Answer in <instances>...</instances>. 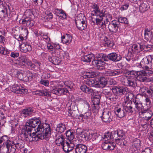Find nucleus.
<instances>
[{
	"instance_id": "obj_1",
	"label": "nucleus",
	"mask_w": 153,
	"mask_h": 153,
	"mask_svg": "<svg viewBox=\"0 0 153 153\" xmlns=\"http://www.w3.org/2000/svg\"><path fill=\"white\" fill-rule=\"evenodd\" d=\"M25 17L23 19L20 20L19 23L22 24L24 26L29 27L34 25V16L32 12L30 10H26L25 12Z\"/></svg>"
},
{
	"instance_id": "obj_2",
	"label": "nucleus",
	"mask_w": 153,
	"mask_h": 153,
	"mask_svg": "<svg viewBox=\"0 0 153 153\" xmlns=\"http://www.w3.org/2000/svg\"><path fill=\"white\" fill-rule=\"evenodd\" d=\"M33 128H35L37 126V127L36 128L37 130H38V128H40V130L42 129V131H46V132L51 131V129L50 128V125L46 123L43 124L42 123L40 120L39 119V117L37 118L36 117H33ZM48 133H47V134ZM45 134H47V133Z\"/></svg>"
},
{
	"instance_id": "obj_3",
	"label": "nucleus",
	"mask_w": 153,
	"mask_h": 153,
	"mask_svg": "<svg viewBox=\"0 0 153 153\" xmlns=\"http://www.w3.org/2000/svg\"><path fill=\"white\" fill-rule=\"evenodd\" d=\"M15 39L19 41H22L21 49L22 52L26 53L32 50V46L30 43L24 41V38L21 35L15 36Z\"/></svg>"
},
{
	"instance_id": "obj_4",
	"label": "nucleus",
	"mask_w": 153,
	"mask_h": 153,
	"mask_svg": "<svg viewBox=\"0 0 153 153\" xmlns=\"http://www.w3.org/2000/svg\"><path fill=\"white\" fill-rule=\"evenodd\" d=\"M40 128L38 129L36 132H33L32 133V137H36V140H33V141H36L39 140H43L45 139L48 140L49 139L48 137L50 136L51 131L48 132L47 134H45L46 133V131L40 130ZM48 133V132H46Z\"/></svg>"
},
{
	"instance_id": "obj_5",
	"label": "nucleus",
	"mask_w": 153,
	"mask_h": 153,
	"mask_svg": "<svg viewBox=\"0 0 153 153\" xmlns=\"http://www.w3.org/2000/svg\"><path fill=\"white\" fill-rule=\"evenodd\" d=\"M102 93L104 95L107 100H109L110 102H114L116 100V96L112 92V88L110 87H104L103 89Z\"/></svg>"
},
{
	"instance_id": "obj_6",
	"label": "nucleus",
	"mask_w": 153,
	"mask_h": 153,
	"mask_svg": "<svg viewBox=\"0 0 153 153\" xmlns=\"http://www.w3.org/2000/svg\"><path fill=\"white\" fill-rule=\"evenodd\" d=\"M112 92L116 96V100L118 99V96L121 97L123 95L127 94L128 91L127 88L123 86L112 87Z\"/></svg>"
},
{
	"instance_id": "obj_7",
	"label": "nucleus",
	"mask_w": 153,
	"mask_h": 153,
	"mask_svg": "<svg viewBox=\"0 0 153 153\" xmlns=\"http://www.w3.org/2000/svg\"><path fill=\"white\" fill-rule=\"evenodd\" d=\"M127 97H126V100H124L123 107L126 116L131 115L134 112V109L131 106L132 102Z\"/></svg>"
},
{
	"instance_id": "obj_8",
	"label": "nucleus",
	"mask_w": 153,
	"mask_h": 153,
	"mask_svg": "<svg viewBox=\"0 0 153 153\" xmlns=\"http://www.w3.org/2000/svg\"><path fill=\"white\" fill-rule=\"evenodd\" d=\"M10 142L12 145L10 152L11 153H15L16 149H21L24 147V142L21 140H15Z\"/></svg>"
},
{
	"instance_id": "obj_9",
	"label": "nucleus",
	"mask_w": 153,
	"mask_h": 153,
	"mask_svg": "<svg viewBox=\"0 0 153 153\" xmlns=\"http://www.w3.org/2000/svg\"><path fill=\"white\" fill-rule=\"evenodd\" d=\"M85 19L86 18H85ZM75 23L77 28L79 30H82L87 27V21L84 19H79L78 17L77 19H75Z\"/></svg>"
},
{
	"instance_id": "obj_10",
	"label": "nucleus",
	"mask_w": 153,
	"mask_h": 153,
	"mask_svg": "<svg viewBox=\"0 0 153 153\" xmlns=\"http://www.w3.org/2000/svg\"><path fill=\"white\" fill-rule=\"evenodd\" d=\"M16 77L21 80L27 82L31 80L32 79L33 75L32 73H30L26 76L25 74L18 71L16 74Z\"/></svg>"
},
{
	"instance_id": "obj_11",
	"label": "nucleus",
	"mask_w": 153,
	"mask_h": 153,
	"mask_svg": "<svg viewBox=\"0 0 153 153\" xmlns=\"http://www.w3.org/2000/svg\"><path fill=\"white\" fill-rule=\"evenodd\" d=\"M151 57L149 56L148 57H144L141 62V65L142 66L143 69L148 70L149 68H151L152 66Z\"/></svg>"
},
{
	"instance_id": "obj_12",
	"label": "nucleus",
	"mask_w": 153,
	"mask_h": 153,
	"mask_svg": "<svg viewBox=\"0 0 153 153\" xmlns=\"http://www.w3.org/2000/svg\"><path fill=\"white\" fill-rule=\"evenodd\" d=\"M61 146L64 152L68 153L74 149V145L70 141H66Z\"/></svg>"
},
{
	"instance_id": "obj_13",
	"label": "nucleus",
	"mask_w": 153,
	"mask_h": 153,
	"mask_svg": "<svg viewBox=\"0 0 153 153\" xmlns=\"http://www.w3.org/2000/svg\"><path fill=\"white\" fill-rule=\"evenodd\" d=\"M119 22L114 20L109 23L108 26L109 31L111 33H114L118 31Z\"/></svg>"
},
{
	"instance_id": "obj_14",
	"label": "nucleus",
	"mask_w": 153,
	"mask_h": 153,
	"mask_svg": "<svg viewBox=\"0 0 153 153\" xmlns=\"http://www.w3.org/2000/svg\"><path fill=\"white\" fill-rule=\"evenodd\" d=\"M122 56L116 53H111L106 55L107 61L108 60L114 62H117L120 61L122 59Z\"/></svg>"
},
{
	"instance_id": "obj_15",
	"label": "nucleus",
	"mask_w": 153,
	"mask_h": 153,
	"mask_svg": "<svg viewBox=\"0 0 153 153\" xmlns=\"http://www.w3.org/2000/svg\"><path fill=\"white\" fill-rule=\"evenodd\" d=\"M22 134L24 137L25 139L28 142H32L36 140V137H32V130L23 129Z\"/></svg>"
},
{
	"instance_id": "obj_16",
	"label": "nucleus",
	"mask_w": 153,
	"mask_h": 153,
	"mask_svg": "<svg viewBox=\"0 0 153 153\" xmlns=\"http://www.w3.org/2000/svg\"><path fill=\"white\" fill-rule=\"evenodd\" d=\"M111 114L110 111H104L102 113V115L101 117L102 121L105 123H110L112 121L111 117Z\"/></svg>"
},
{
	"instance_id": "obj_17",
	"label": "nucleus",
	"mask_w": 153,
	"mask_h": 153,
	"mask_svg": "<svg viewBox=\"0 0 153 153\" xmlns=\"http://www.w3.org/2000/svg\"><path fill=\"white\" fill-rule=\"evenodd\" d=\"M116 144L112 142L105 141L102 144V147L104 150H112L115 147Z\"/></svg>"
},
{
	"instance_id": "obj_18",
	"label": "nucleus",
	"mask_w": 153,
	"mask_h": 153,
	"mask_svg": "<svg viewBox=\"0 0 153 153\" xmlns=\"http://www.w3.org/2000/svg\"><path fill=\"white\" fill-rule=\"evenodd\" d=\"M12 91L16 94H26L27 90L20 85H14L12 86Z\"/></svg>"
},
{
	"instance_id": "obj_19",
	"label": "nucleus",
	"mask_w": 153,
	"mask_h": 153,
	"mask_svg": "<svg viewBox=\"0 0 153 153\" xmlns=\"http://www.w3.org/2000/svg\"><path fill=\"white\" fill-rule=\"evenodd\" d=\"M68 92V90L66 88H56L51 91L52 93L58 96L66 94Z\"/></svg>"
},
{
	"instance_id": "obj_20",
	"label": "nucleus",
	"mask_w": 153,
	"mask_h": 153,
	"mask_svg": "<svg viewBox=\"0 0 153 153\" xmlns=\"http://www.w3.org/2000/svg\"><path fill=\"white\" fill-rule=\"evenodd\" d=\"M91 7L94 10L93 12L96 14L97 16L102 17L103 15L104 14V12L103 10H100L99 6L95 3H92Z\"/></svg>"
},
{
	"instance_id": "obj_21",
	"label": "nucleus",
	"mask_w": 153,
	"mask_h": 153,
	"mask_svg": "<svg viewBox=\"0 0 153 153\" xmlns=\"http://www.w3.org/2000/svg\"><path fill=\"white\" fill-rule=\"evenodd\" d=\"M124 84L126 86L134 88L137 86V83L135 79L128 78L125 79Z\"/></svg>"
},
{
	"instance_id": "obj_22",
	"label": "nucleus",
	"mask_w": 153,
	"mask_h": 153,
	"mask_svg": "<svg viewBox=\"0 0 153 153\" xmlns=\"http://www.w3.org/2000/svg\"><path fill=\"white\" fill-rule=\"evenodd\" d=\"M11 142L9 141L7 142L5 145H2L0 149V153H11Z\"/></svg>"
},
{
	"instance_id": "obj_23",
	"label": "nucleus",
	"mask_w": 153,
	"mask_h": 153,
	"mask_svg": "<svg viewBox=\"0 0 153 153\" xmlns=\"http://www.w3.org/2000/svg\"><path fill=\"white\" fill-rule=\"evenodd\" d=\"M141 113L143 116V120L144 121H148L150 120L153 115L152 111L149 109L144 110V111H141L139 113Z\"/></svg>"
},
{
	"instance_id": "obj_24",
	"label": "nucleus",
	"mask_w": 153,
	"mask_h": 153,
	"mask_svg": "<svg viewBox=\"0 0 153 153\" xmlns=\"http://www.w3.org/2000/svg\"><path fill=\"white\" fill-rule=\"evenodd\" d=\"M55 137V143L58 146H60L63 145V143L66 141L63 134L61 133H57Z\"/></svg>"
},
{
	"instance_id": "obj_25",
	"label": "nucleus",
	"mask_w": 153,
	"mask_h": 153,
	"mask_svg": "<svg viewBox=\"0 0 153 153\" xmlns=\"http://www.w3.org/2000/svg\"><path fill=\"white\" fill-rule=\"evenodd\" d=\"M75 149L76 153H86L87 148L83 144H77L75 146Z\"/></svg>"
},
{
	"instance_id": "obj_26",
	"label": "nucleus",
	"mask_w": 153,
	"mask_h": 153,
	"mask_svg": "<svg viewBox=\"0 0 153 153\" xmlns=\"http://www.w3.org/2000/svg\"><path fill=\"white\" fill-rule=\"evenodd\" d=\"M33 109L31 107H29L23 109L22 114L24 117H31L34 113Z\"/></svg>"
},
{
	"instance_id": "obj_27",
	"label": "nucleus",
	"mask_w": 153,
	"mask_h": 153,
	"mask_svg": "<svg viewBox=\"0 0 153 153\" xmlns=\"http://www.w3.org/2000/svg\"><path fill=\"white\" fill-rule=\"evenodd\" d=\"M122 74L120 69L108 70L106 71L105 74L106 76H112L119 75Z\"/></svg>"
},
{
	"instance_id": "obj_28",
	"label": "nucleus",
	"mask_w": 153,
	"mask_h": 153,
	"mask_svg": "<svg viewBox=\"0 0 153 153\" xmlns=\"http://www.w3.org/2000/svg\"><path fill=\"white\" fill-rule=\"evenodd\" d=\"M81 60L86 62H89L95 59V55L92 53L84 55L81 57Z\"/></svg>"
},
{
	"instance_id": "obj_29",
	"label": "nucleus",
	"mask_w": 153,
	"mask_h": 153,
	"mask_svg": "<svg viewBox=\"0 0 153 153\" xmlns=\"http://www.w3.org/2000/svg\"><path fill=\"white\" fill-rule=\"evenodd\" d=\"M61 38L62 41L64 44L68 45L71 42L72 36L70 34H66L65 35L62 36Z\"/></svg>"
},
{
	"instance_id": "obj_30",
	"label": "nucleus",
	"mask_w": 153,
	"mask_h": 153,
	"mask_svg": "<svg viewBox=\"0 0 153 153\" xmlns=\"http://www.w3.org/2000/svg\"><path fill=\"white\" fill-rule=\"evenodd\" d=\"M80 136L82 137V140L86 141L91 140L92 135L89 131H85L81 132Z\"/></svg>"
},
{
	"instance_id": "obj_31",
	"label": "nucleus",
	"mask_w": 153,
	"mask_h": 153,
	"mask_svg": "<svg viewBox=\"0 0 153 153\" xmlns=\"http://www.w3.org/2000/svg\"><path fill=\"white\" fill-rule=\"evenodd\" d=\"M99 75L98 73L95 71H86L83 73V77L84 78H93L96 77Z\"/></svg>"
},
{
	"instance_id": "obj_32",
	"label": "nucleus",
	"mask_w": 153,
	"mask_h": 153,
	"mask_svg": "<svg viewBox=\"0 0 153 153\" xmlns=\"http://www.w3.org/2000/svg\"><path fill=\"white\" fill-rule=\"evenodd\" d=\"M105 61L98 60L97 59H94L92 61L93 65L96 67V68L98 70H101L103 68V62Z\"/></svg>"
},
{
	"instance_id": "obj_33",
	"label": "nucleus",
	"mask_w": 153,
	"mask_h": 153,
	"mask_svg": "<svg viewBox=\"0 0 153 153\" xmlns=\"http://www.w3.org/2000/svg\"><path fill=\"white\" fill-rule=\"evenodd\" d=\"M86 84L90 87H95L96 88H101V86L99 84L98 82L93 79L87 80Z\"/></svg>"
},
{
	"instance_id": "obj_34",
	"label": "nucleus",
	"mask_w": 153,
	"mask_h": 153,
	"mask_svg": "<svg viewBox=\"0 0 153 153\" xmlns=\"http://www.w3.org/2000/svg\"><path fill=\"white\" fill-rule=\"evenodd\" d=\"M143 47V45H141L139 44H134L132 45L130 50H131L132 53H134V52L138 53L141 51Z\"/></svg>"
},
{
	"instance_id": "obj_35",
	"label": "nucleus",
	"mask_w": 153,
	"mask_h": 153,
	"mask_svg": "<svg viewBox=\"0 0 153 153\" xmlns=\"http://www.w3.org/2000/svg\"><path fill=\"white\" fill-rule=\"evenodd\" d=\"M33 117L28 120L25 123V126L24 127V129L31 130H32L33 128Z\"/></svg>"
},
{
	"instance_id": "obj_36",
	"label": "nucleus",
	"mask_w": 153,
	"mask_h": 153,
	"mask_svg": "<svg viewBox=\"0 0 153 153\" xmlns=\"http://www.w3.org/2000/svg\"><path fill=\"white\" fill-rule=\"evenodd\" d=\"M48 60L50 62L55 65H59L61 62L60 59L56 56H49Z\"/></svg>"
},
{
	"instance_id": "obj_37",
	"label": "nucleus",
	"mask_w": 153,
	"mask_h": 153,
	"mask_svg": "<svg viewBox=\"0 0 153 153\" xmlns=\"http://www.w3.org/2000/svg\"><path fill=\"white\" fill-rule=\"evenodd\" d=\"M68 116H69L72 117H73L78 118L80 119V114L78 110H69L68 111Z\"/></svg>"
},
{
	"instance_id": "obj_38",
	"label": "nucleus",
	"mask_w": 153,
	"mask_h": 153,
	"mask_svg": "<svg viewBox=\"0 0 153 153\" xmlns=\"http://www.w3.org/2000/svg\"><path fill=\"white\" fill-rule=\"evenodd\" d=\"M144 35V39L147 41L151 40L153 36L152 31L146 29L145 30Z\"/></svg>"
},
{
	"instance_id": "obj_39",
	"label": "nucleus",
	"mask_w": 153,
	"mask_h": 153,
	"mask_svg": "<svg viewBox=\"0 0 153 153\" xmlns=\"http://www.w3.org/2000/svg\"><path fill=\"white\" fill-rule=\"evenodd\" d=\"M115 113L117 115V117L119 118L126 117V114L124 111V110L123 108V109H121L120 108H117L116 110Z\"/></svg>"
},
{
	"instance_id": "obj_40",
	"label": "nucleus",
	"mask_w": 153,
	"mask_h": 153,
	"mask_svg": "<svg viewBox=\"0 0 153 153\" xmlns=\"http://www.w3.org/2000/svg\"><path fill=\"white\" fill-rule=\"evenodd\" d=\"M66 129L65 125L64 124L61 123L57 125L56 128V131L58 132V133H61L63 132Z\"/></svg>"
},
{
	"instance_id": "obj_41",
	"label": "nucleus",
	"mask_w": 153,
	"mask_h": 153,
	"mask_svg": "<svg viewBox=\"0 0 153 153\" xmlns=\"http://www.w3.org/2000/svg\"><path fill=\"white\" fill-rule=\"evenodd\" d=\"M146 76H137V79L141 82H149L153 81V79Z\"/></svg>"
},
{
	"instance_id": "obj_42",
	"label": "nucleus",
	"mask_w": 153,
	"mask_h": 153,
	"mask_svg": "<svg viewBox=\"0 0 153 153\" xmlns=\"http://www.w3.org/2000/svg\"><path fill=\"white\" fill-rule=\"evenodd\" d=\"M97 59L98 60L107 61L106 55L103 53H97L95 55V59Z\"/></svg>"
},
{
	"instance_id": "obj_43",
	"label": "nucleus",
	"mask_w": 153,
	"mask_h": 153,
	"mask_svg": "<svg viewBox=\"0 0 153 153\" xmlns=\"http://www.w3.org/2000/svg\"><path fill=\"white\" fill-rule=\"evenodd\" d=\"M36 65L33 64L32 62L29 60L28 59L27 61L26 65L32 68H35L36 66H37L38 68H40L42 64L38 62H37L36 63Z\"/></svg>"
},
{
	"instance_id": "obj_44",
	"label": "nucleus",
	"mask_w": 153,
	"mask_h": 153,
	"mask_svg": "<svg viewBox=\"0 0 153 153\" xmlns=\"http://www.w3.org/2000/svg\"><path fill=\"white\" fill-rule=\"evenodd\" d=\"M125 74L128 76V77H131V78L135 79L136 76L137 75V71L126 70V72Z\"/></svg>"
},
{
	"instance_id": "obj_45",
	"label": "nucleus",
	"mask_w": 153,
	"mask_h": 153,
	"mask_svg": "<svg viewBox=\"0 0 153 153\" xmlns=\"http://www.w3.org/2000/svg\"><path fill=\"white\" fill-rule=\"evenodd\" d=\"M132 53L128 52V55L127 56H126L125 57L126 59L128 61V62H129L131 60H132V61L136 60L137 59V56L136 57V56L135 55V57L136 58L135 59L134 57V55H133L132 54Z\"/></svg>"
},
{
	"instance_id": "obj_46",
	"label": "nucleus",
	"mask_w": 153,
	"mask_h": 153,
	"mask_svg": "<svg viewBox=\"0 0 153 153\" xmlns=\"http://www.w3.org/2000/svg\"><path fill=\"white\" fill-rule=\"evenodd\" d=\"M66 136L69 140V141H71L74 138V133L73 132H71L70 130L67 131L65 133Z\"/></svg>"
},
{
	"instance_id": "obj_47",
	"label": "nucleus",
	"mask_w": 153,
	"mask_h": 153,
	"mask_svg": "<svg viewBox=\"0 0 153 153\" xmlns=\"http://www.w3.org/2000/svg\"><path fill=\"white\" fill-rule=\"evenodd\" d=\"M108 79L105 77H101L100 78V80L99 82V84L100 85V86H101V87H103L107 84L108 82Z\"/></svg>"
},
{
	"instance_id": "obj_48",
	"label": "nucleus",
	"mask_w": 153,
	"mask_h": 153,
	"mask_svg": "<svg viewBox=\"0 0 153 153\" xmlns=\"http://www.w3.org/2000/svg\"><path fill=\"white\" fill-rule=\"evenodd\" d=\"M117 22L121 24H128V21L127 18L125 17L122 16H120L118 17V20Z\"/></svg>"
},
{
	"instance_id": "obj_49",
	"label": "nucleus",
	"mask_w": 153,
	"mask_h": 153,
	"mask_svg": "<svg viewBox=\"0 0 153 153\" xmlns=\"http://www.w3.org/2000/svg\"><path fill=\"white\" fill-rule=\"evenodd\" d=\"M6 33L4 31H0V42L4 45L5 42Z\"/></svg>"
},
{
	"instance_id": "obj_50",
	"label": "nucleus",
	"mask_w": 153,
	"mask_h": 153,
	"mask_svg": "<svg viewBox=\"0 0 153 153\" xmlns=\"http://www.w3.org/2000/svg\"><path fill=\"white\" fill-rule=\"evenodd\" d=\"M108 38L105 36V38H104V39H103L105 41V45L110 48L112 47L114 45L113 42L110 40H108Z\"/></svg>"
},
{
	"instance_id": "obj_51",
	"label": "nucleus",
	"mask_w": 153,
	"mask_h": 153,
	"mask_svg": "<svg viewBox=\"0 0 153 153\" xmlns=\"http://www.w3.org/2000/svg\"><path fill=\"white\" fill-rule=\"evenodd\" d=\"M91 115V113L90 112H87L85 113L84 114H80V118H81V120H82L83 121V119H86L89 118Z\"/></svg>"
},
{
	"instance_id": "obj_52",
	"label": "nucleus",
	"mask_w": 153,
	"mask_h": 153,
	"mask_svg": "<svg viewBox=\"0 0 153 153\" xmlns=\"http://www.w3.org/2000/svg\"><path fill=\"white\" fill-rule=\"evenodd\" d=\"M8 137L6 135H4L1 137L0 138V144L4 142L3 144L5 145L9 141H12L11 140L8 139Z\"/></svg>"
},
{
	"instance_id": "obj_53",
	"label": "nucleus",
	"mask_w": 153,
	"mask_h": 153,
	"mask_svg": "<svg viewBox=\"0 0 153 153\" xmlns=\"http://www.w3.org/2000/svg\"><path fill=\"white\" fill-rule=\"evenodd\" d=\"M3 13H4L5 15V16L8 17V14H10V7L8 5L7 6L4 7V9L2 10Z\"/></svg>"
},
{
	"instance_id": "obj_54",
	"label": "nucleus",
	"mask_w": 153,
	"mask_h": 153,
	"mask_svg": "<svg viewBox=\"0 0 153 153\" xmlns=\"http://www.w3.org/2000/svg\"><path fill=\"white\" fill-rule=\"evenodd\" d=\"M140 10L143 12H144L148 10V7L146 4L143 3L140 4L139 7Z\"/></svg>"
},
{
	"instance_id": "obj_55",
	"label": "nucleus",
	"mask_w": 153,
	"mask_h": 153,
	"mask_svg": "<svg viewBox=\"0 0 153 153\" xmlns=\"http://www.w3.org/2000/svg\"><path fill=\"white\" fill-rule=\"evenodd\" d=\"M9 53V51L5 48L0 46V53L3 55H7Z\"/></svg>"
},
{
	"instance_id": "obj_56",
	"label": "nucleus",
	"mask_w": 153,
	"mask_h": 153,
	"mask_svg": "<svg viewBox=\"0 0 153 153\" xmlns=\"http://www.w3.org/2000/svg\"><path fill=\"white\" fill-rule=\"evenodd\" d=\"M47 47L48 49L50 51L52 52V53H56V52H57L59 51L58 49H56L50 43L47 44Z\"/></svg>"
},
{
	"instance_id": "obj_57",
	"label": "nucleus",
	"mask_w": 153,
	"mask_h": 153,
	"mask_svg": "<svg viewBox=\"0 0 153 153\" xmlns=\"http://www.w3.org/2000/svg\"><path fill=\"white\" fill-rule=\"evenodd\" d=\"M41 96L47 97H50L51 95V93L49 92L47 89L41 90Z\"/></svg>"
},
{
	"instance_id": "obj_58",
	"label": "nucleus",
	"mask_w": 153,
	"mask_h": 153,
	"mask_svg": "<svg viewBox=\"0 0 153 153\" xmlns=\"http://www.w3.org/2000/svg\"><path fill=\"white\" fill-rule=\"evenodd\" d=\"M126 27V24H120L119 22L118 31V32H122L125 31Z\"/></svg>"
},
{
	"instance_id": "obj_59",
	"label": "nucleus",
	"mask_w": 153,
	"mask_h": 153,
	"mask_svg": "<svg viewBox=\"0 0 153 153\" xmlns=\"http://www.w3.org/2000/svg\"><path fill=\"white\" fill-rule=\"evenodd\" d=\"M140 140L137 139L133 141L132 146L133 147H135V148L137 149L139 147L140 145Z\"/></svg>"
},
{
	"instance_id": "obj_60",
	"label": "nucleus",
	"mask_w": 153,
	"mask_h": 153,
	"mask_svg": "<svg viewBox=\"0 0 153 153\" xmlns=\"http://www.w3.org/2000/svg\"><path fill=\"white\" fill-rule=\"evenodd\" d=\"M103 139L105 141H108L109 140L112 139L111 134V133L107 132L105 133L103 136Z\"/></svg>"
},
{
	"instance_id": "obj_61",
	"label": "nucleus",
	"mask_w": 153,
	"mask_h": 153,
	"mask_svg": "<svg viewBox=\"0 0 153 153\" xmlns=\"http://www.w3.org/2000/svg\"><path fill=\"white\" fill-rule=\"evenodd\" d=\"M65 86L69 88L71 90L73 88L74 86V83L71 81H67L65 82Z\"/></svg>"
},
{
	"instance_id": "obj_62",
	"label": "nucleus",
	"mask_w": 153,
	"mask_h": 153,
	"mask_svg": "<svg viewBox=\"0 0 153 153\" xmlns=\"http://www.w3.org/2000/svg\"><path fill=\"white\" fill-rule=\"evenodd\" d=\"M111 134L112 138L114 139L115 140H119L118 139H117V138L118 137L116 130L112 131Z\"/></svg>"
},
{
	"instance_id": "obj_63",
	"label": "nucleus",
	"mask_w": 153,
	"mask_h": 153,
	"mask_svg": "<svg viewBox=\"0 0 153 153\" xmlns=\"http://www.w3.org/2000/svg\"><path fill=\"white\" fill-rule=\"evenodd\" d=\"M69 110H78V108L77 105L75 104H73L71 105L70 106L68 107V111Z\"/></svg>"
},
{
	"instance_id": "obj_64",
	"label": "nucleus",
	"mask_w": 153,
	"mask_h": 153,
	"mask_svg": "<svg viewBox=\"0 0 153 153\" xmlns=\"http://www.w3.org/2000/svg\"><path fill=\"white\" fill-rule=\"evenodd\" d=\"M116 131L118 137L120 138H121L123 137L124 135V133H123V130L120 129H118Z\"/></svg>"
}]
</instances>
